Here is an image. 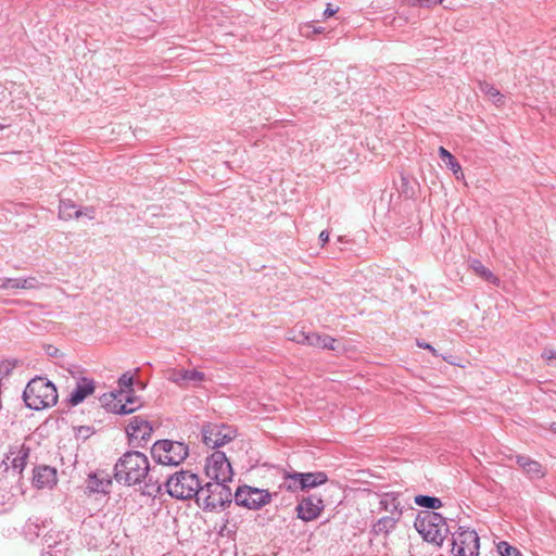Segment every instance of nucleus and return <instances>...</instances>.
Segmentation results:
<instances>
[{
  "label": "nucleus",
  "mask_w": 556,
  "mask_h": 556,
  "mask_svg": "<svg viewBox=\"0 0 556 556\" xmlns=\"http://www.w3.org/2000/svg\"><path fill=\"white\" fill-rule=\"evenodd\" d=\"M150 471V462L146 454L141 452L124 453L114 467V477L116 481L126 485H136L141 483Z\"/></svg>",
  "instance_id": "nucleus-1"
},
{
  "label": "nucleus",
  "mask_w": 556,
  "mask_h": 556,
  "mask_svg": "<svg viewBox=\"0 0 556 556\" xmlns=\"http://www.w3.org/2000/svg\"><path fill=\"white\" fill-rule=\"evenodd\" d=\"M23 397L29 408L39 410L51 407L58 402V391L48 379L36 377L27 383Z\"/></svg>",
  "instance_id": "nucleus-2"
},
{
  "label": "nucleus",
  "mask_w": 556,
  "mask_h": 556,
  "mask_svg": "<svg viewBox=\"0 0 556 556\" xmlns=\"http://www.w3.org/2000/svg\"><path fill=\"white\" fill-rule=\"evenodd\" d=\"M415 528L426 541L438 546L442 545L450 532L445 518L434 511H424L418 516Z\"/></svg>",
  "instance_id": "nucleus-3"
},
{
  "label": "nucleus",
  "mask_w": 556,
  "mask_h": 556,
  "mask_svg": "<svg viewBox=\"0 0 556 556\" xmlns=\"http://www.w3.org/2000/svg\"><path fill=\"white\" fill-rule=\"evenodd\" d=\"M200 489L199 477L187 470L173 473L166 482L167 493L177 500L198 497Z\"/></svg>",
  "instance_id": "nucleus-4"
},
{
  "label": "nucleus",
  "mask_w": 556,
  "mask_h": 556,
  "mask_svg": "<svg viewBox=\"0 0 556 556\" xmlns=\"http://www.w3.org/2000/svg\"><path fill=\"white\" fill-rule=\"evenodd\" d=\"M232 493L229 486L222 482H208L201 486L197 497L200 507L206 510H218L231 503Z\"/></svg>",
  "instance_id": "nucleus-5"
},
{
  "label": "nucleus",
  "mask_w": 556,
  "mask_h": 556,
  "mask_svg": "<svg viewBox=\"0 0 556 556\" xmlns=\"http://www.w3.org/2000/svg\"><path fill=\"white\" fill-rule=\"evenodd\" d=\"M189 448L182 442L172 440L156 441L151 450L153 459L165 466H178L188 456Z\"/></svg>",
  "instance_id": "nucleus-6"
},
{
  "label": "nucleus",
  "mask_w": 556,
  "mask_h": 556,
  "mask_svg": "<svg viewBox=\"0 0 556 556\" xmlns=\"http://www.w3.org/2000/svg\"><path fill=\"white\" fill-rule=\"evenodd\" d=\"M101 406L113 414H131L142 406L141 400L124 390L104 393L99 399Z\"/></svg>",
  "instance_id": "nucleus-7"
},
{
  "label": "nucleus",
  "mask_w": 556,
  "mask_h": 556,
  "mask_svg": "<svg viewBox=\"0 0 556 556\" xmlns=\"http://www.w3.org/2000/svg\"><path fill=\"white\" fill-rule=\"evenodd\" d=\"M479 536L475 530L459 528L453 534L452 553L455 556H478Z\"/></svg>",
  "instance_id": "nucleus-8"
},
{
  "label": "nucleus",
  "mask_w": 556,
  "mask_h": 556,
  "mask_svg": "<svg viewBox=\"0 0 556 556\" xmlns=\"http://www.w3.org/2000/svg\"><path fill=\"white\" fill-rule=\"evenodd\" d=\"M204 471L214 482H222L224 484L232 477L231 465L226 455L219 451L212 453L206 458Z\"/></svg>",
  "instance_id": "nucleus-9"
},
{
  "label": "nucleus",
  "mask_w": 556,
  "mask_h": 556,
  "mask_svg": "<svg viewBox=\"0 0 556 556\" xmlns=\"http://www.w3.org/2000/svg\"><path fill=\"white\" fill-rule=\"evenodd\" d=\"M128 442L134 446H142L150 441L153 427L151 422L142 416H134L128 420L125 428Z\"/></svg>",
  "instance_id": "nucleus-10"
},
{
  "label": "nucleus",
  "mask_w": 556,
  "mask_h": 556,
  "mask_svg": "<svg viewBox=\"0 0 556 556\" xmlns=\"http://www.w3.org/2000/svg\"><path fill=\"white\" fill-rule=\"evenodd\" d=\"M233 437V429L227 425L211 424L203 428V441L212 448L225 445L230 442Z\"/></svg>",
  "instance_id": "nucleus-11"
},
{
  "label": "nucleus",
  "mask_w": 556,
  "mask_h": 556,
  "mask_svg": "<svg viewBox=\"0 0 556 556\" xmlns=\"http://www.w3.org/2000/svg\"><path fill=\"white\" fill-rule=\"evenodd\" d=\"M29 456V448L24 444H15L10 447L3 464L5 469H12L16 475H21L26 466Z\"/></svg>",
  "instance_id": "nucleus-12"
},
{
  "label": "nucleus",
  "mask_w": 556,
  "mask_h": 556,
  "mask_svg": "<svg viewBox=\"0 0 556 556\" xmlns=\"http://www.w3.org/2000/svg\"><path fill=\"white\" fill-rule=\"evenodd\" d=\"M323 509V500L315 495L303 498L296 506L298 517L304 521L315 520L318 518Z\"/></svg>",
  "instance_id": "nucleus-13"
},
{
  "label": "nucleus",
  "mask_w": 556,
  "mask_h": 556,
  "mask_svg": "<svg viewBox=\"0 0 556 556\" xmlns=\"http://www.w3.org/2000/svg\"><path fill=\"white\" fill-rule=\"evenodd\" d=\"M58 483V471L55 468L50 466H38L34 469L33 472V485L36 489L42 490L48 489L51 490Z\"/></svg>",
  "instance_id": "nucleus-14"
},
{
  "label": "nucleus",
  "mask_w": 556,
  "mask_h": 556,
  "mask_svg": "<svg viewBox=\"0 0 556 556\" xmlns=\"http://www.w3.org/2000/svg\"><path fill=\"white\" fill-rule=\"evenodd\" d=\"M94 390L96 383L92 379L85 377L80 378L77 380L76 386L68 395V403L72 406H76L93 394Z\"/></svg>",
  "instance_id": "nucleus-15"
},
{
  "label": "nucleus",
  "mask_w": 556,
  "mask_h": 556,
  "mask_svg": "<svg viewBox=\"0 0 556 556\" xmlns=\"http://www.w3.org/2000/svg\"><path fill=\"white\" fill-rule=\"evenodd\" d=\"M515 458L522 472L530 480H539L546 476V468L531 457L527 455H516Z\"/></svg>",
  "instance_id": "nucleus-16"
},
{
  "label": "nucleus",
  "mask_w": 556,
  "mask_h": 556,
  "mask_svg": "<svg viewBox=\"0 0 556 556\" xmlns=\"http://www.w3.org/2000/svg\"><path fill=\"white\" fill-rule=\"evenodd\" d=\"M271 501V494L264 489H257L245 484V508L260 509Z\"/></svg>",
  "instance_id": "nucleus-17"
},
{
  "label": "nucleus",
  "mask_w": 556,
  "mask_h": 556,
  "mask_svg": "<svg viewBox=\"0 0 556 556\" xmlns=\"http://www.w3.org/2000/svg\"><path fill=\"white\" fill-rule=\"evenodd\" d=\"M168 380L181 384L186 382H200L204 380V374L198 371L195 369L185 370V369H169L167 371Z\"/></svg>",
  "instance_id": "nucleus-18"
},
{
  "label": "nucleus",
  "mask_w": 556,
  "mask_h": 556,
  "mask_svg": "<svg viewBox=\"0 0 556 556\" xmlns=\"http://www.w3.org/2000/svg\"><path fill=\"white\" fill-rule=\"evenodd\" d=\"M380 508L387 513L389 516L401 518L402 509L401 502L399 500V494L396 493H384L380 496L379 501Z\"/></svg>",
  "instance_id": "nucleus-19"
},
{
  "label": "nucleus",
  "mask_w": 556,
  "mask_h": 556,
  "mask_svg": "<svg viewBox=\"0 0 556 556\" xmlns=\"http://www.w3.org/2000/svg\"><path fill=\"white\" fill-rule=\"evenodd\" d=\"M308 346L334 351L336 339L328 334H319L317 332H309Z\"/></svg>",
  "instance_id": "nucleus-20"
},
{
  "label": "nucleus",
  "mask_w": 556,
  "mask_h": 556,
  "mask_svg": "<svg viewBox=\"0 0 556 556\" xmlns=\"http://www.w3.org/2000/svg\"><path fill=\"white\" fill-rule=\"evenodd\" d=\"M299 477H301L300 484H302L303 490L321 485L327 481L326 473L321 471L307 473L300 472Z\"/></svg>",
  "instance_id": "nucleus-21"
},
{
  "label": "nucleus",
  "mask_w": 556,
  "mask_h": 556,
  "mask_svg": "<svg viewBox=\"0 0 556 556\" xmlns=\"http://www.w3.org/2000/svg\"><path fill=\"white\" fill-rule=\"evenodd\" d=\"M469 267L472 271L484 279L485 281L497 286L500 283V279L489 269L486 268L479 260H471L469 263Z\"/></svg>",
  "instance_id": "nucleus-22"
},
{
  "label": "nucleus",
  "mask_w": 556,
  "mask_h": 556,
  "mask_svg": "<svg viewBox=\"0 0 556 556\" xmlns=\"http://www.w3.org/2000/svg\"><path fill=\"white\" fill-rule=\"evenodd\" d=\"M400 518L393 516H384L377 520V522L372 526V531L375 534H388L391 530L395 528L396 522Z\"/></svg>",
  "instance_id": "nucleus-23"
},
{
  "label": "nucleus",
  "mask_w": 556,
  "mask_h": 556,
  "mask_svg": "<svg viewBox=\"0 0 556 556\" xmlns=\"http://www.w3.org/2000/svg\"><path fill=\"white\" fill-rule=\"evenodd\" d=\"M299 473L300 472L286 473L285 480L281 483L280 488L285 489L287 491H290V492H296L299 490H303L302 484H300L301 477H299Z\"/></svg>",
  "instance_id": "nucleus-24"
},
{
  "label": "nucleus",
  "mask_w": 556,
  "mask_h": 556,
  "mask_svg": "<svg viewBox=\"0 0 556 556\" xmlns=\"http://www.w3.org/2000/svg\"><path fill=\"white\" fill-rule=\"evenodd\" d=\"M479 90L489 97L493 102H502L503 96L501 94L500 90L488 81H479Z\"/></svg>",
  "instance_id": "nucleus-25"
},
{
  "label": "nucleus",
  "mask_w": 556,
  "mask_h": 556,
  "mask_svg": "<svg viewBox=\"0 0 556 556\" xmlns=\"http://www.w3.org/2000/svg\"><path fill=\"white\" fill-rule=\"evenodd\" d=\"M415 503L418 506L430 508V509H438L442 506V502L439 497L428 496V495H417L415 497Z\"/></svg>",
  "instance_id": "nucleus-26"
},
{
  "label": "nucleus",
  "mask_w": 556,
  "mask_h": 556,
  "mask_svg": "<svg viewBox=\"0 0 556 556\" xmlns=\"http://www.w3.org/2000/svg\"><path fill=\"white\" fill-rule=\"evenodd\" d=\"M60 217L63 219H70L73 217H79L81 212L76 210V207L70 202H62L60 205Z\"/></svg>",
  "instance_id": "nucleus-27"
},
{
  "label": "nucleus",
  "mask_w": 556,
  "mask_h": 556,
  "mask_svg": "<svg viewBox=\"0 0 556 556\" xmlns=\"http://www.w3.org/2000/svg\"><path fill=\"white\" fill-rule=\"evenodd\" d=\"M308 337L309 332H304L301 330H290L287 334V339L298 344L308 345Z\"/></svg>",
  "instance_id": "nucleus-28"
},
{
  "label": "nucleus",
  "mask_w": 556,
  "mask_h": 556,
  "mask_svg": "<svg viewBox=\"0 0 556 556\" xmlns=\"http://www.w3.org/2000/svg\"><path fill=\"white\" fill-rule=\"evenodd\" d=\"M132 382H134L132 375H130L129 372L122 375V377L118 379L119 390H124V391L128 392L129 394H134Z\"/></svg>",
  "instance_id": "nucleus-29"
},
{
  "label": "nucleus",
  "mask_w": 556,
  "mask_h": 556,
  "mask_svg": "<svg viewBox=\"0 0 556 556\" xmlns=\"http://www.w3.org/2000/svg\"><path fill=\"white\" fill-rule=\"evenodd\" d=\"M445 165L454 174V176H455V178L457 180H464L465 179L462 166H460L459 162L455 157H452L451 161H447L445 163Z\"/></svg>",
  "instance_id": "nucleus-30"
},
{
  "label": "nucleus",
  "mask_w": 556,
  "mask_h": 556,
  "mask_svg": "<svg viewBox=\"0 0 556 556\" xmlns=\"http://www.w3.org/2000/svg\"><path fill=\"white\" fill-rule=\"evenodd\" d=\"M497 548L502 556H521L517 548L510 546L507 542L504 541L497 545Z\"/></svg>",
  "instance_id": "nucleus-31"
},
{
  "label": "nucleus",
  "mask_w": 556,
  "mask_h": 556,
  "mask_svg": "<svg viewBox=\"0 0 556 556\" xmlns=\"http://www.w3.org/2000/svg\"><path fill=\"white\" fill-rule=\"evenodd\" d=\"M407 4L410 7L432 8L437 4V0H407Z\"/></svg>",
  "instance_id": "nucleus-32"
},
{
  "label": "nucleus",
  "mask_w": 556,
  "mask_h": 556,
  "mask_svg": "<svg viewBox=\"0 0 556 556\" xmlns=\"http://www.w3.org/2000/svg\"><path fill=\"white\" fill-rule=\"evenodd\" d=\"M438 152H439V156L442 159V161L444 163H446L447 161H451L452 157H454V155L450 151H447L444 147H440Z\"/></svg>",
  "instance_id": "nucleus-33"
},
{
  "label": "nucleus",
  "mask_w": 556,
  "mask_h": 556,
  "mask_svg": "<svg viewBox=\"0 0 556 556\" xmlns=\"http://www.w3.org/2000/svg\"><path fill=\"white\" fill-rule=\"evenodd\" d=\"M438 152H439V156L442 159V161L444 163H446L447 161H451L452 157H454V155L450 151H447L444 147H440Z\"/></svg>",
  "instance_id": "nucleus-34"
},
{
  "label": "nucleus",
  "mask_w": 556,
  "mask_h": 556,
  "mask_svg": "<svg viewBox=\"0 0 556 556\" xmlns=\"http://www.w3.org/2000/svg\"><path fill=\"white\" fill-rule=\"evenodd\" d=\"M15 287L23 288V289H31L35 287V279H24L21 283H16Z\"/></svg>",
  "instance_id": "nucleus-35"
},
{
  "label": "nucleus",
  "mask_w": 556,
  "mask_h": 556,
  "mask_svg": "<svg viewBox=\"0 0 556 556\" xmlns=\"http://www.w3.org/2000/svg\"><path fill=\"white\" fill-rule=\"evenodd\" d=\"M417 345L421 349H426V350H429L433 355H438V352L437 350L430 345L429 343H426V342H421V341H417Z\"/></svg>",
  "instance_id": "nucleus-36"
},
{
  "label": "nucleus",
  "mask_w": 556,
  "mask_h": 556,
  "mask_svg": "<svg viewBox=\"0 0 556 556\" xmlns=\"http://www.w3.org/2000/svg\"><path fill=\"white\" fill-rule=\"evenodd\" d=\"M319 240L321 242V245H325L329 241V232L327 230H323L319 233Z\"/></svg>",
  "instance_id": "nucleus-37"
},
{
  "label": "nucleus",
  "mask_w": 556,
  "mask_h": 556,
  "mask_svg": "<svg viewBox=\"0 0 556 556\" xmlns=\"http://www.w3.org/2000/svg\"><path fill=\"white\" fill-rule=\"evenodd\" d=\"M241 491L242 486H238L235 493V501L238 505H243V500H241Z\"/></svg>",
  "instance_id": "nucleus-38"
},
{
  "label": "nucleus",
  "mask_w": 556,
  "mask_h": 556,
  "mask_svg": "<svg viewBox=\"0 0 556 556\" xmlns=\"http://www.w3.org/2000/svg\"><path fill=\"white\" fill-rule=\"evenodd\" d=\"M338 9H332L330 4L324 11V17L328 18L337 13Z\"/></svg>",
  "instance_id": "nucleus-39"
},
{
  "label": "nucleus",
  "mask_w": 556,
  "mask_h": 556,
  "mask_svg": "<svg viewBox=\"0 0 556 556\" xmlns=\"http://www.w3.org/2000/svg\"><path fill=\"white\" fill-rule=\"evenodd\" d=\"M543 357L546 358L547 361H552V359H556V352L554 351H545L543 353Z\"/></svg>",
  "instance_id": "nucleus-40"
},
{
  "label": "nucleus",
  "mask_w": 556,
  "mask_h": 556,
  "mask_svg": "<svg viewBox=\"0 0 556 556\" xmlns=\"http://www.w3.org/2000/svg\"><path fill=\"white\" fill-rule=\"evenodd\" d=\"M111 485V481L110 480H106L105 483H102L101 485V489L99 488H96L94 490L96 491H102V492H106V488Z\"/></svg>",
  "instance_id": "nucleus-41"
},
{
  "label": "nucleus",
  "mask_w": 556,
  "mask_h": 556,
  "mask_svg": "<svg viewBox=\"0 0 556 556\" xmlns=\"http://www.w3.org/2000/svg\"><path fill=\"white\" fill-rule=\"evenodd\" d=\"M323 31H324L323 27H314L313 28V34H321Z\"/></svg>",
  "instance_id": "nucleus-42"
},
{
  "label": "nucleus",
  "mask_w": 556,
  "mask_h": 556,
  "mask_svg": "<svg viewBox=\"0 0 556 556\" xmlns=\"http://www.w3.org/2000/svg\"><path fill=\"white\" fill-rule=\"evenodd\" d=\"M552 430H553L554 432H556V424H553V425H552Z\"/></svg>",
  "instance_id": "nucleus-43"
},
{
  "label": "nucleus",
  "mask_w": 556,
  "mask_h": 556,
  "mask_svg": "<svg viewBox=\"0 0 556 556\" xmlns=\"http://www.w3.org/2000/svg\"><path fill=\"white\" fill-rule=\"evenodd\" d=\"M553 321L555 323L556 325V314L553 316Z\"/></svg>",
  "instance_id": "nucleus-44"
},
{
  "label": "nucleus",
  "mask_w": 556,
  "mask_h": 556,
  "mask_svg": "<svg viewBox=\"0 0 556 556\" xmlns=\"http://www.w3.org/2000/svg\"><path fill=\"white\" fill-rule=\"evenodd\" d=\"M443 1H444V0H437V4H438V3H440V4H441V3H443Z\"/></svg>",
  "instance_id": "nucleus-45"
}]
</instances>
